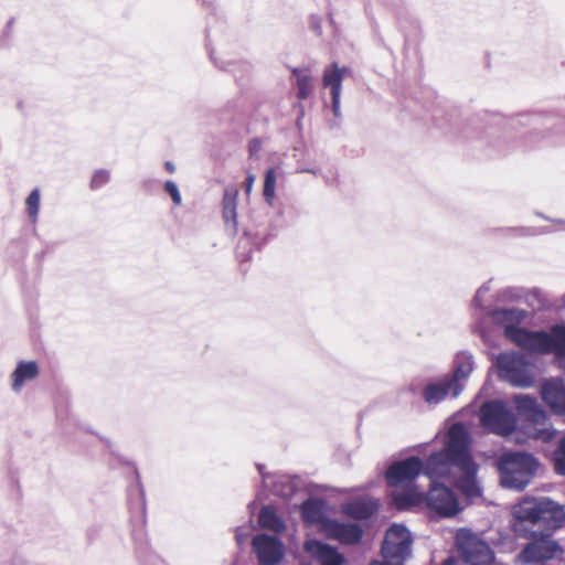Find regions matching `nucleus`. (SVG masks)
<instances>
[{"instance_id":"6e6552de","label":"nucleus","mask_w":565,"mask_h":565,"mask_svg":"<svg viewBox=\"0 0 565 565\" xmlns=\"http://www.w3.org/2000/svg\"><path fill=\"white\" fill-rule=\"evenodd\" d=\"M480 422L489 431L509 436L516 428V417L502 401H490L480 408Z\"/></svg>"},{"instance_id":"49530a36","label":"nucleus","mask_w":565,"mask_h":565,"mask_svg":"<svg viewBox=\"0 0 565 565\" xmlns=\"http://www.w3.org/2000/svg\"><path fill=\"white\" fill-rule=\"evenodd\" d=\"M310 26L313 31H318V19L313 14L310 18Z\"/></svg>"},{"instance_id":"423d86ee","label":"nucleus","mask_w":565,"mask_h":565,"mask_svg":"<svg viewBox=\"0 0 565 565\" xmlns=\"http://www.w3.org/2000/svg\"><path fill=\"white\" fill-rule=\"evenodd\" d=\"M264 477V488L256 492L255 500L248 503V508L255 505L256 501H264L275 495L284 501H289L298 494H303V480L299 476H290L282 472H275V477Z\"/></svg>"},{"instance_id":"4c0bfd02","label":"nucleus","mask_w":565,"mask_h":565,"mask_svg":"<svg viewBox=\"0 0 565 565\" xmlns=\"http://www.w3.org/2000/svg\"><path fill=\"white\" fill-rule=\"evenodd\" d=\"M303 550L318 562V537L308 539L303 544Z\"/></svg>"},{"instance_id":"393cba45","label":"nucleus","mask_w":565,"mask_h":565,"mask_svg":"<svg viewBox=\"0 0 565 565\" xmlns=\"http://www.w3.org/2000/svg\"><path fill=\"white\" fill-rule=\"evenodd\" d=\"M39 375V365L35 361H20L11 374V388L19 393L25 382Z\"/></svg>"},{"instance_id":"dca6fc26","label":"nucleus","mask_w":565,"mask_h":565,"mask_svg":"<svg viewBox=\"0 0 565 565\" xmlns=\"http://www.w3.org/2000/svg\"><path fill=\"white\" fill-rule=\"evenodd\" d=\"M424 471V463L418 457H409L403 461L393 463L385 472V479L390 487L408 486L419 473Z\"/></svg>"},{"instance_id":"13d9d810","label":"nucleus","mask_w":565,"mask_h":565,"mask_svg":"<svg viewBox=\"0 0 565 565\" xmlns=\"http://www.w3.org/2000/svg\"><path fill=\"white\" fill-rule=\"evenodd\" d=\"M372 565H394V564H390V563H386V564L373 563Z\"/></svg>"},{"instance_id":"4d7b16f0","label":"nucleus","mask_w":565,"mask_h":565,"mask_svg":"<svg viewBox=\"0 0 565 565\" xmlns=\"http://www.w3.org/2000/svg\"><path fill=\"white\" fill-rule=\"evenodd\" d=\"M307 171L310 172V173H313V174L317 173L316 169H308Z\"/></svg>"},{"instance_id":"c9c22d12","label":"nucleus","mask_w":565,"mask_h":565,"mask_svg":"<svg viewBox=\"0 0 565 565\" xmlns=\"http://www.w3.org/2000/svg\"><path fill=\"white\" fill-rule=\"evenodd\" d=\"M110 180V172L107 169H97L94 171L90 182L89 189L92 191L99 190L104 185H106Z\"/></svg>"},{"instance_id":"39448f33","label":"nucleus","mask_w":565,"mask_h":565,"mask_svg":"<svg viewBox=\"0 0 565 565\" xmlns=\"http://www.w3.org/2000/svg\"><path fill=\"white\" fill-rule=\"evenodd\" d=\"M551 536L552 534H545L535 530L531 531L532 541L525 544L519 553V562L523 565H546L550 561H561L564 550Z\"/></svg>"},{"instance_id":"f704fd0d","label":"nucleus","mask_w":565,"mask_h":565,"mask_svg":"<svg viewBox=\"0 0 565 565\" xmlns=\"http://www.w3.org/2000/svg\"><path fill=\"white\" fill-rule=\"evenodd\" d=\"M553 351L557 355H565V326H555L551 330Z\"/></svg>"},{"instance_id":"3c124183","label":"nucleus","mask_w":565,"mask_h":565,"mask_svg":"<svg viewBox=\"0 0 565 565\" xmlns=\"http://www.w3.org/2000/svg\"><path fill=\"white\" fill-rule=\"evenodd\" d=\"M13 24H14V19H13V18H11V19H9V21L7 22L6 28H7V29H9V30H11V28H12V25H13Z\"/></svg>"},{"instance_id":"ea45409f","label":"nucleus","mask_w":565,"mask_h":565,"mask_svg":"<svg viewBox=\"0 0 565 565\" xmlns=\"http://www.w3.org/2000/svg\"><path fill=\"white\" fill-rule=\"evenodd\" d=\"M255 467H256V469H257L258 473H259V475H260V477H262V487H260V488H264V477H269V478L271 479L273 477H275V472H274V473L266 472V471H265V468H266V467H265V465H264V463H258V462H257V463L255 465Z\"/></svg>"},{"instance_id":"0eeeda50","label":"nucleus","mask_w":565,"mask_h":565,"mask_svg":"<svg viewBox=\"0 0 565 565\" xmlns=\"http://www.w3.org/2000/svg\"><path fill=\"white\" fill-rule=\"evenodd\" d=\"M456 546L462 565H493L494 554L490 546L470 530L460 529L457 532Z\"/></svg>"},{"instance_id":"a18cd8bd","label":"nucleus","mask_w":565,"mask_h":565,"mask_svg":"<svg viewBox=\"0 0 565 565\" xmlns=\"http://www.w3.org/2000/svg\"><path fill=\"white\" fill-rule=\"evenodd\" d=\"M97 437L105 444V446L111 451V454H114V451L111 450V447H113L111 440L106 437L99 436V435H97Z\"/></svg>"},{"instance_id":"473e14b6","label":"nucleus","mask_w":565,"mask_h":565,"mask_svg":"<svg viewBox=\"0 0 565 565\" xmlns=\"http://www.w3.org/2000/svg\"><path fill=\"white\" fill-rule=\"evenodd\" d=\"M554 470L559 476H565V433L558 440L557 447L553 452Z\"/></svg>"},{"instance_id":"bb28decb","label":"nucleus","mask_w":565,"mask_h":565,"mask_svg":"<svg viewBox=\"0 0 565 565\" xmlns=\"http://www.w3.org/2000/svg\"><path fill=\"white\" fill-rule=\"evenodd\" d=\"M492 320L497 323L504 326V333L507 334V327H516L526 317V312L519 308H499L491 312Z\"/></svg>"},{"instance_id":"e433bc0d","label":"nucleus","mask_w":565,"mask_h":565,"mask_svg":"<svg viewBox=\"0 0 565 565\" xmlns=\"http://www.w3.org/2000/svg\"><path fill=\"white\" fill-rule=\"evenodd\" d=\"M163 190L171 198L172 202L175 205H180L182 203V196H181L179 186L174 181L167 180L163 183Z\"/></svg>"},{"instance_id":"5fc2aeb1","label":"nucleus","mask_w":565,"mask_h":565,"mask_svg":"<svg viewBox=\"0 0 565 565\" xmlns=\"http://www.w3.org/2000/svg\"><path fill=\"white\" fill-rule=\"evenodd\" d=\"M299 565H311V562L302 558L299 561Z\"/></svg>"},{"instance_id":"c756f323","label":"nucleus","mask_w":565,"mask_h":565,"mask_svg":"<svg viewBox=\"0 0 565 565\" xmlns=\"http://www.w3.org/2000/svg\"><path fill=\"white\" fill-rule=\"evenodd\" d=\"M276 183H277V169H276V167H270L264 173V185H263L264 200L270 206L273 205L274 200H275Z\"/></svg>"},{"instance_id":"58836bf2","label":"nucleus","mask_w":565,"mask_h":565,"mask_svg":"<svg viewBox=\"0 0 565 565\" xmlns=\"http://www.w3.org/2000/svg\"><path fill=\"white\" fill-rule=\"evenodd\" d=\"M100 525L93 524L86 530V540L88 544H93L100 535Z\"/></svg>"},{"instance_id":"4be33fe9","label":"nucleus","mask_w":565,"mask_h":565,"mask_svg":"<svg viewBox=\"0 0 565 565\" xmlns=\"http://www.w3.org/2000/svg\"><path fill=\"white\" fill-rule=\"evenodd\" d=\"M237 196L238 189L236 186H227L224 189L222 199V215L227 231L233 235H235L238 231Z\"/></svg>"},{"instance_id":"09e8293b","label":"nucleus","mask_w":565,"mask_h":565,"mask_svg":"<svg viewBox=\"0 0 565 565\" xmlns=\"http://www.w3.org/2000/svg\"><path fill=\"white\" fill-rule=\"evenodd\" d=\"M255 180V177L253 174H248L247 178H246V188H247V191L250 190L252 185H253V182Z\"/></svg>"},{"instance_id":"1a4fd4ad","label":"nucleus","mask_w":565,"mask_h":565,"mask_svg":"<svg viewBox=\"0 0 565 565\" xmlns=\"http://www.w3.org/2000/svg\"><path fill=\"white\" fill-rule=\"evenodd\" d=\"M497 367L501 380L518 387H531L534 375L525 359L516 353H501L497 356Z\"/></svg>"},{"instance_id":"8fccbe9b","label":"nucleus","mask_w":565,"mask_h":565,"mask_svg":"<svg viewBox=\"0 0 565 565\" xmlns=\"http://www.w3.org/2000/svg\"><path fill=\"white\" fill-rule=\"evenodd\" d=\"M201 1H202L203 6L209 7L211 9L214 8V0H201Z\"/></svg>"},{"instance_id":"6e6d98bb","label":"nucleus","mask_w":565,"mask_h":565,"mask_svg":"<svg viewBox=\"0 0 565 565\" xmlns=\"http://www.w3.org/2000/svg\"><path fill=\"white\" fill-rule=\"evenodd\" d=\"M236 107L235 103H230L227 104V106L225 107L226 109L231 110V109H234Z\"/></svg>"},{"instance_id":"f257e3e1","label":"nucleus","mask_w":565,"mask_h":565,"mask_svg":"<svg viewBox=\"0 0 565 565\" xmlns=\"http://www.w3.org/2000/svg\"><path fill=\"white\" fill-rule=\"evenodd\" d=\"M470 437L461 423L450 426L445 448L431 454L424 465V473L430 481L448 478L469 498L479 497L477 465L470 455Z\"/></svg>"},{"instance_id":"79ce46f5","label":"nucleus","mask_w":565,"mask_h":565,"mask_svg":"<svg viewBox=\"0 0 565 565\" xmlns=\"http://www.w3.org/2000/svg\"><path fill=\"white\" fill-rule=\"evenodd\" d=\"M247 537V533H244L241 526H237L235 530V539L238 545L244 544Z\"/></svg>"},{"instance_id":"6ab92c4d","label":"nucleus","mask_w":565,"mask_h":565,"mask_svg":"<svg viewBox=\"0 0 565 565\" xmlns=\"http://www.w3.org/2000/svg\"><path fill=\"white\" fill-rule=\"evenodd\" d=\"M542 399L554 414L565 415V384L559 379L546 381L541 390Z\"/></svg>"},{"instance_id":"a19ab883","label":"nucleus","mask_w":565,"mask_h":565,"mask_svg":"<svg viewBox=\"0 0 565 565\" xmlns=\"http://www.w3.org/2000/svg\"><path fill=\"white\" fill-rule=\"evenodd\" d=\"M489 291V287L487 285L481 286L475 296L476 306H481V297Z\"/></svg>"},{"instance_id":"c85d7f7f","label":"nucleus","mask_w":565,"mask_h":565,"mask_svg":"<svg viewBox=\"0 0 565 565\" xmlns=\"http://www.w3.org/2000/svg\"><path fill=\"white\" fill-rule=\"evenodd\" d=\"M298 508L301 520L307 526L318 525V495L310 493L300 503H294Z\"/></svg>"},{"instance_id":"2eb2a0df","label":"nucleus","mask_w":565,"mask_h":565,"mask_svg":"<svg viewBox=\"0 0 565 565\" xmlns=\"http://www.w3.org/2000/svg\"><path fill=\"white\" fill-rule=\"evenodd\" d=\"M426 503L430 510L441 516H452L459 511V503L455 493L437 481L431 482L426 495Z\"/></svg>"},{"instance_id":"603ef678","label":"nucleus","mask_w":565,"mask_h":565,"mask_svg":"<svg viewBox=\"0 0 565 565\" xmlns=\"http://www.w3.org/2000/svg\"><path fill=\"white\" fill-rule=\"evenodd\" d=\"M455 564H456V562H455V559H454V558H451V557L447 558V559L444 562V565H455Z\"/></svg>"},{"instance_id":"412c9836","label":"nucleus","mask_w":565,"mask_h":565,"mask_svg":"<svg viewBox=\"0 0 565 565\" xmlns=\"http://www.w3.org/2000/svg\"><path fill=\"white\" fill-rule=\"evenodd\" d=\"M475 370V358L469 351H459L455 354L452 360V371L447 374L451 381L462 386L465 390V383Z\"/></svg>"},{"instance_id":"aec40b11","label":"nucleus","mask_w":565,"mask_h":565,"mask_svg":"<svg viewBox=\"0 0 565 565\" xmlns=\"http://www.w3.org/2000/svg\"><path fill=\"white\" fill-rule=\"evenodd\" d=\"M269 238V234H262L260 232H253L245 228L243 236L238 239L236 247V257L241 263L249 262L252 259L253 248L259 250Z\"/></svg>"},{"instance_id":"de8ad7c7","label":"nucleus","mask_w":565,"mask_h":565,"mask_svg":"<svg viewBox=\"0 0 565 565\" xmlns=\"http://www.w3.org/2000/svg\"><path fill=\"white\" fill-rule=\"evenodd\" d=\"M164 168L170 173H173L175 171V166L171 161H166Z\"/></svg>"},{"instance_id":"9d476101","label":"nucleus","mask_w":565,"mask_h":565,"mask_svg":"<svg viewBox=\"0 0 565 565\" xmlns=\"http://www.w3.org/2000/svg\"><path fill=\"white\" fill-rule=\"evenodd\" d=\"M413 539L411 532L402 524H393L385 534L382 555L386 563L403 565L411 555Z\"/></svg>"},{"instance_id":"20e7f679","label":"nucleus","mask_w":565,"mask_h":565,"mask_svg":"<svg viewBox=\"0 0 565 565\" xmlns=\"http://www.w3.org/2000/svg\"><path fill=\"white\" fill-rule=\"evenodd\" d=\"M513 402L526 422L527 434L543 443L551 441L556 430L548 422L546 413L537 404L535 397L527 394H516Z\"/></svg>"},{"instance_id":"a878e982","label":"nucleus","mask_w":565,"mask_h":565,"mask_svg":"<svg viewBox=\"0 0 565 565\" xmlns=\"http://www.w3.org/2000/svg\"><path fill=\"white\" fill-rule=\"evenodd\" d=\"M258 524L260 527L273 531L277 534H280L286 530L285 521L273 505L262 507L258 514Z\"/></svg>"},{"instance_id":"864d4df0","label":"nucleus","mask_w":565,"mask_h":565,"mask_svg":"<svg viewBox=\"0 0 565 565\" xmlns=\"http://www.w3.org/2000/svg\"><path fill=\"white\" fill-rule=\"evenodd\" d=\"M2 36H3L4 39H8V38L10 36V30L6 28V30L3 31Z\"/></svg>"},{"instance_id":"c03bdc74","label":"nucleus","mask_w":565,"mask_h":565,"mask_svg":"<svg viewBox=\"0 0 565 565\" xmlns=\"http://www.w3.org/2000/svg\"><path fill=\"white\" fill-rule=\"evenodd\" d=\"M260 147V142L258 139L254 138L249 141V152L253 153L257 151Z\"/></svg>"},{"instance_id":"cd10ccee","label":"nucleus","mask_w":565,"mask_h":565,"mask_svg":"<svg viewBox=\"0 0 565 565\" xmlns=\"http://www.w3.org/2000/svg\"><path fill=\"white\" fill-rule=\"evenodd\" d=\"M424 499L423 491L415 488H407L403 491L392 492V502L398 510H406L419 504Z\"/></svg>"},{"instance_id":"7ed1b4c3","label":"nucleus","mask_w":565,"mask_h":565,"mask_svg":"<svg viewBox=\"0 0 565 565\" xmlns=\"http://www.w3.org/2000/svg\"><path fill=\"white\" fill-rule=\"evenodd\" d=\"M537 467L536 458L523 451H507L497 460L501 486L516 491H522L529 486Z\"/></svg>"},{"instance_id":"37998d69","label":"nucleus","mask_w":565,"mask_h":565,"mask_svg":"<svg viewBox=\"0 0 565 565\" xmlns=\"http://www.w3.org/2000/svg\"><path fill=\"white\" fill-rule=\"evenodd\" d=\"M554 307L557 310L565 309V294L555 300Z\"/></svg>"},{"instance_id":"5701e85b","label":"nucleus","mask_w":565,"mask_h":565,"mask_svg":"<svg viewBox=\"0 0 565 565\" xmlns=\"http://www.w3.org/2000/svg\"><path fill=\"white\" fill-rule=\"evenodd\" d=\"M210 58L213 64L221 71L228 72L233 74L236 83L243 85L249 73L252 72V64L247 61H236V60H217L214 56V50L209 49Z\"/></svg>"},{"instance_id":"b1692460","label":"nucleus","mask_w":565,"mask_h":565,"mask_svg":"<svg viewBox=\"0 0 565 565\" xmlns=\"http://www.w3.org/2000/svg\"><path fill=\"white\" fill-rule=\"evenodd\" d=\"M379 509V501L372 498H360L342 505V512L356 520L371 518Z\"/></svg>"},{"instance_id":"9b49d317","label":"nucleus","mask_w":565,"mask_h":565,"mask_svg":"<svg viewBox=\"0 0 565 565\" xmlns=\"http://www.w3.org/2000/svg\"><path fill=\"white\" fill-rule=\"evenodd\" d=\"M507 337L520 348L536 352L548 353L553 351V338L545 331H529L519 327H507Z\"/></svg>"},{"instance_id":"2f4dec72","label":"nucleus","mask_w":565,"mask_h":565,"mask_svg":"<svg viewBox=\"0 0 565 565\" xmlns=\"http://www.w3.org/2000/svg\"><path fill=\"white\" fill-rule=\"evenodd\" d=\"M345 558L335 547L320 542V565H343Z\"/></svg>"},{"instance_id":"7c9ffc66","label":"nucleus","mask_w":565,"mask_h":565,"mask_svg":"<svg viewBox=\"0 0 565 565\" xmlns=\"http://www.w3.org/2000/svg\"><path fill=\"white\" fill-rule=\"evenodd\" d=\"M290 78L297 87V97L306 99L310 93L309 75L306 70L292 68Z\"/></svg>"},{"instance_id":"4468645a","label":"nucleus","mask_w":565,"mask_h":565,"mask_svg":"<svg viewBox=\"0 0 565 565\" xmlns=\"http://www.w3.org/2000/svg\"><path fill=\"white\" fill-rule=\"evenodd\" d=\"M120 463L134 469L136 484L128 488V509L131 520L139 519L142 526L147 523V500L146 490L141 481L139 470L135 462L118 456Z\"/></svg>"},{"instance_id":"72a5a7b5","label":"nucleus","mask_w":565,"mask_h":565,"mask_svg":"<svg viewBox=\"0 0 565 565\" xmlns=\"http://www.w3.org/2000/svg\"><path fill=\"white\" fill-rule=\"evenodd\" d=\"M41 193L38 188L33 189L25 200L26 213L32 222H35L40 211Z\"/></svg>"},{"instance_id":"a211bd4d","label":"nucleus","mask_w":565,"mask_h":565,"mask_svg":"<svg viewBox=\"0 0 565 565\" xmlns=\"http://www.w3.org/2000/svg\"><path fill=\"white\" fill-rule=\"evenodd\" d=\"M349 70L344 66H339L338 63H333L330 67H327L322 76L323 88L329 90L331 96L332 113L335 118H341L340 109V96L342 89V82Z\"/></svg>"},{"instance_id":"f03ea898","label":"nucleus","mask_w":565,"mask_h":565,"mask_svg":"<svg viewBox=\"0 0 565 565\" xmlns=\"http://www.w3.org/2000/svg\"><path fill=\"white\" fill-rule=\"evenodd\" d=\"M513 515L520 524L526 522L552 534L565 525L564 507L550 498H525L513 508Z\"/></svg>"},{"instance_id":"f3484780","label":"nucleus","mask_w":565,"mask_h":565,"mask_svg":"<svg viewBox=\"0 0 565 565\" xmlns=\"http://www.w3.org/2000/svg\"><path fill=\"white\" fill-rule=\"evenodd\" d=\"M462 386L451 381L448 375L428 382L423 388L422 396L428 405H437L448 396L457 398L462 393Z\"/></svg>"},{"instance_id":"f8f14e48","label":"nucleus","mask_w":565,"mask_h":565,"mask_svg":"<svg viewBox=\"0 0 565 565\" xmlns=\"http://www.w3.org/2000/svg\"><path fill=\"white\" fill-rule=\"evenodd\" d=\"M252 551L258 565H278L285 556L282 541L267 533H258L252 540Z\"/></svg>"},{"instance_id":"ddd939ff","label":"nucleus","mask_w":565,"mask_h":565,"mask_svg":"<svg viewBox=\"0 0 565 565\" xmlns=\"http://www.w3.org/2000/svg\"><path fill=\"white\" fill-rule=\"evenodd\" d=\"M324 509V502L320 498V512ZM320 534L327 539L339 541L343 544H355L362 539V527L358 524L342 523L324 518L320 513Z\"/></svg>"}]
</instances>
